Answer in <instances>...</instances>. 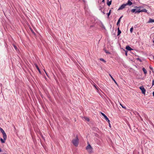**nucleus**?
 Masks as SVG:
<instances>
[{"label": "nucleus", "mask_w": 154, "mask_h": 154, "mask_svg": "<svg viewBox=\"0 0 154 154\" xmlns=\"http://www.w3.org/2000/svg\"><path fill=\"white\" fill-rule=\"evenodd\" d=\"M111 2H112L111 1H109V0H107V4L108 6H109L111 5Z\"/></svg>", "instance_id": "10"}, {"label": "nucleus", "mask_w": 154, "mask_h": 154, "mask_svg": "<svg viewBox=\"0 0 154 154\" xmlns=\"http://www.w3.org/2000/svg\"><path fill=\"white\" fill-rule=\"evenodd\" d=\"M140 88L141 90L142 93L145 94L146 90L144 87L143 86H141L140 87Z\"/></svg>", "instance_id": "6"}, {"label": "nucleus", "mask_w": 154, "mask_h": 154, "mask_svg": "<svg viewBox=\"0 0 154 154\" xmlns=\"http://www.w3.org/2000/svg\"><path fill=\"white\" fill-rule=\"evenodd\" d=\"M141 7H135V8L132 9L131 11L132 13H139L140 12Z\"/></svg>", "instance_id": "2"}, {"label": "nucleus", "mask_w": 154, "mask_h": 154, "mask_svg": "<svg viewBox=\"0 0 154 154\" xmlns=\"http://www.w3.org/2000/svg\"><path fill=\"white\" fill-rule=\"evenodd\" d=\"M85 119L87 121H89V119L87 117L85 118Z\"/></svg>", "instance_id": "20"}, {"label": "nucleus", "mask_w": 154, "mask_h": 154, "mask_svg": "<svg viewBox=\"0 0 154 154\" xmlns=\"http://www.w3.org/2000/svg\"><path fill=\"white\" fill-rule=\"evenodd\" d=\"M154 85V80L153 79L152 81V87Z\"/></svg>", "instance_id": "24"}, {"label": "nucleus", "mask_w": 154, "mask_h": 154, "mask_svg": "<svg viewBox=\"0 0 154 154\" xmlns=\"http://www.w3.org/2000/svg\"><path fill=\"white\" fill-rule=\"evenodd\" d=\"M132 2L130 0H128L127 3L125 4L126 6L128 5L129 6H131V5H132Z\"/></svg>", "instance_id": "8"}, {"label": "nucleus", "mask_w": 154, "mask_h": 154, "mask_svg": "<svg viewBox=\"0 0 154 154\" xmlns=\"http://www.w3.org/2000/svg\"><path fill=\"white\" fill-rule=\"evenodd\" d=\"M100 60L101 61H103L104 62H106L105 60L103 58H100Z\"/></svg>", "instance_id": "21"}, {"label": "nucleus", "mask_w": 154, "mask_h": 154, "mask_svg": "<svg viewBox=\"0 0 154 154\" xmlns=\"http://www.w3.org/2000/svg\"><path fill=\"white\" fill-rule=\"evenodd\" d=\"M109 76H110L111 79H112V80L116 84H117V83L115 80L114 79V78H113V77L111 75L109 74Z\"/></svg>", "instance_id": "15"}, {"label": "nucleus", "mask_w": 154, "mask_h": 154, "mask_svg": "<svg viewBox=\"0 0 154 154\" xmlns=\"http://www.w3.org/2000/svg\"><path fill=\"white\" fill-rule=\"evenodd\" d=\"M88 145L86 147V149L89 153H91L92 151V148L91 145L88 142Z\"/></svg>", "instance_id": "4"}, {"label": "nucleus", "mask_w": 154, "mask_h": 154, "mask_svg": "<svg viewBox=\"0 0 154 154\" xmlns=\"http://www.w3.org/2000/svg\"><path fill=\"white\" fill-rule=\"evenodd\" d=\"M153 42L154 43V40L153 41Z\"/></svg>", "instance_id": "37"}, {"label": "nucleus", "mask_w": 154, "mask_h": 154, "mask_svg": "<svg viewBox=\"0 0 154 154\" xmlns=\"http://www.w3.org/2000/svg\"><path fill=\"white\" fill-rule=\"evenodd\" d=\"M140 12H144L145 13H147V10L145 9H144L142 10H140Z\"/></svg>", "instance_id": "14"}, {"label": "nucleus", "mask_w": 154, "mask_h": 154, "mask_svg": "<svg viewBox=\"0 0 154 154\" xmlns=\"http://www.w3.org/2000/svg\"><path fill=\"white\" fill-rule=\"evenodd\" d=\"M14 48H15L16 49H17V47H16L15 45H14Z\"/></svg>", "instance_id": "26"}, {"label": "nucleus", "mask_w": 154, "mask_h": 154, "mask_svg": "<svg viewBox=\"0 0 154 154\" xmlns=\"http://www.w3.org/2000/svg\"><path fill=\"white\" fill-rule=\"evenodd\" d=\"M133 30V28L132 27L130 29V32H132Z\"/></svg>", "instance_id": "22"}, {"label": "nucleus", "mask_w": 154, "mask_h": 154, "mask_svg": "<svg viewBox=\"0 0 154 154\" xmlns=\"http://www.w3.org/2000/svg\"><path fill=\"white\" fill-rule=\"evenodd\" d=\"M125 55H127V52H126V53H125Z\"/></svg>", "instance_id": "34"}, {"label": "nucleus", "mask_w": 154, "mask_h": 154, "mask_svg": "<svg viewBox=\"0 0 154 154\" xmlns=\"http://www.w3.org/2000/svg\"><path fill=\"white\" fill-rule=\"evenodd\" d=\"M142 70L145 74L147 73V72L144 68H143Z\"/></svg>", "instance_id": "13"}, {"label": "nucleus", "mask_w": 154, "mask_h": 154, "mask_svg": "<svg viewBox=\"0 0 154 154\" xmlns=\"http://www.w3.org/2000/svg\"><path fill=\"white\" fill-rule=\"evenodd\" d=\"M152 70V72L154 73V71L153 70Z\"/></svg>", "instance_id": "32"}, {"label": "nucleus", "mask_w": 154, "mask_h": 154, "mask_svg": "<svg viewBox=\"0 0 154 154\" xmlns=\"http://www.w3.org/2000/svg\"><path fill=\"white\" fill-rule=\"evenodd\" d=\"M149 69H150L152 70H153V68H152V67L151 66H149Z\"/></svg>", "instance_id": "25"}, {"label": "nucleus", "mask_w": 154, "mask_h": 154, "mask_svg": "<svg viewBox=\"0 0 154 154\" xmlns=\"http://www.w3.org/2000/svg\"><path fill=\"white\" fill-rule=\"evenodd\" d=\"M126 49L128 51H131L133 49L129 46H127L126 47Z\"/></svg>", "instance_id": "9"}, {"label": "nucleus", "mask_w": 154, "mask_h": 154, "mask_svg": "<svg viewBox=\"0 0 154 154\" xmlns=\"http://www.w3.org/2000/svg\"><path fill=\"white\" fill-rule=\"evenodd\" d=\"M126 6L125 4H124L122 5L119 8L118 10H120L123 9V8H125V7Z\"/></svg>", "instance_id": "7"}, {"label": "nucleus", "mask_w": 154, "mask_h": 154, "mask_svg": "<svg viewBox=\"0 0 154 154\" xmlns=\"http://www.w3.org/2000/svg\"><path fill=\"white\" fill-rule=\"evenodd\" d=\"M44 72H46V71L45 70V69H44Z\"/></svg>", "instance_id": "35"}, {"label": "nucleus", "mask_w": 154, "mask_h": 154, "mask_svg": "<svg viewBox=\"0 0 154 154\" xmlns=\"http://www.w3.org/2000/svg\"><path fill=\"white\" fill-rule=\"evenodd\" d=\"M152 22H154V20L150 18L149 19V21L148 22V23H151Z\"/></svg>", "instance_id": "11"}, {"label": "nucleus", "mask_w": 154, "mask_h": 154, "mask_svg": "<svg viewBox=\"0 0 154 154\" xmlns=\"http://www.w3.org/2000/svg\"><path fill=\"white\" fill-rule=\"evenodd\" d=\"M123 16H121L120 18H119V19H120V20H121V19L122 18V17Z\"/></svg>", "instance_id": "28"}, {"label": "nucleus", "mask_w": 154, "mask_h": 154, "mask_svg": "<svg viewBox=\"0 0 154 154\" xmlns=\"http://www.w3.org/2000/svg\"><path fill=\"white\" fill-rule=\"evenodd\" d=\"M103 28H104V29H105V28L104 27Z\"/></svg>", "instance_id": "36"}, {"label": "nucleus", "mask_w": 154, "mask_h": 154, "mask_svg": "<svg viewBox=\"0 0 154 154\" xmlns=\"http://www.w3.org/2000/svg\"><path fill=\"white\" fill-rule=\"evenodd\" d=\"M118 35H119L121 33V30L119 29V27L118 29Z\"/></svg>", "instance_id": "12"}, {"label": "nucleus", "mask_w": 154, "mask_h": 154, "mask_svg": "<svg viewBox=\"0 0 154 154\" xmlns=\"http://www.w3.org/2000/svg\"><path fill=\"white\" fill-rule=\"evenodd\" d=\"M92 85H93L94 86V87L97 89H97V88H98L96 85L95 84V83H94V82H93V84H92Z\"/></svg>", "instance_id": "16"}, {"label": "nucleus", "mask_w": 154, "mask_h": 154, "mask_svg": "<svg viewBox=\"0 0 154 154\" xmlns=\"http://www.w3.org/2000/svg\"><path fill=\"white\" fill-rule=\"evenodd\" d=\"M45 73L47 75V76H48V74H47V73L46 72H45Z\"/></svg>", "instance_id": "30"}, {"label": "nucleus", "mask_w": 154, "mask_h": 154, "mask_svg": "<svg viewBox=\"0 0 154 154\" xmlns=\"http://www.w3.org/2000/svg\"><path fill=\"white\" fill-rule=\"evenodd\" d=\"M2 151L1 149L0 148V152H1Z\"/></svg>", "instance_id": "33"}, {"label": "nucleus", "mask_w": 154, "mask_h": 154, "mask_svg": "<svg viewBox=\"0 0 154 154\" xmlns=\"http://www.w3.org/2000/svg\"><path fill=\"white\" fill-rule=\"evenodd\" d=\"M0 131L3 135V139L1 138L0 139V141L2 143H4L7 139V135L5 131L2 128H0Z\"/></svg>", "instance_id": "1"}, {"label": "nucleus", "mask_w": 154, "mask_h": 154, "mask_svg": "<svg viewBox=\"0 0 154 154\" xmlns=\"http://www.w3.org/2000/svg\"><path fill=\"white\" fill-rule=\"evenodd\" d=\"M153 96L154 97V91H153Z\"/></svg>", "instance_id": "31"}, {"label": "nucleus", "mask_w": 154, "mask_h": 154, "mask_svg": "<svg viewBox=\"0 0 154 154\" xmlns=\"http://www.w3.org/2000/svg\"><path fill=\"white\" fill-rule=\"evenodd\" d=\"M79 139L77 136H76L75 138H74L72 140V143L73 145L77 146L79 144Z\"/></svg>", "instance_id": "3"}, {"label": "nucleus", "mask_w": 154, "mask_h": 154, "mask_svg": "<svg viewBox=\"0 0 154 154\" xmlns=\"http://www.w3.org/2000/svg\"><path fill=\"white\" fill-rule=\"evenodd\" d=\"M35 66L36 67V68L38 70V71L40 73V70L38 68V66H37V65L36 64H35Z\"/></svg>", "instance_id": "17"}, {"label": "nucleus", "mask_w": 154, "mask_h": 154, "mask_svg": "<svg viewBox=\"0 0 154 154\" xmlns=\"http://www.w3.org/2000/svg\"><path fill=\"white\" fill-rule=\"evenodd\" d=\"M111 10H110V11H109V12L107 14V15H108V17H109V16L110 15V13H111Z\"/></svg>", "instance_id": "19"}, {"label": "nucleus", "mask_w": 154, "mask_h": 154, "mask_svg": "<svg viewBox=\"0 0 154 154\" xmlns=\"http://www.w3.org/2000/svg\"><path fill=\"white\" fill-rule=\"evenodd\" d=\"M120 105L121 106H122V107L123 108H124L125 109H126V107H125V106H123L120 103Z\"/></svg>", "instance_id": "23"}, {"label": "nucleus", "mask_w": 154, "mask_h": 154, "mask_svg": "<svg viewBox=\"0 0 154 154\" xmlns=\"http://www.w3.org/2000/svg\"><path fill=\"white\" fill-rule=\"evenodd\" d=\"M102 2L104 3L105 2V0H102Z\"/></svg>", "instance_id": "27"}, {"label": "nucleus", "mask_w": 154, "mask_h": 154, "mask_svg": "<svg viewBox=\"0 0 154 154\" xmlns=\"http://www.w3.org/2000/svg\"><path fill=\"white\" fill-rule=\"evenodd\" d=\"M109 126L110 127H111L110 124L109 122Z\"/></svg>", "instance_id": "29"}, {"label": "nucleus", "mask_w": 154, "mask_h": 154, "mask_svg": "<svg viewBox=\"0 0 154 154\" xmlns=\"http://www.w3.org/2000/svg\"><path fill=\"white\" fill-rule=\"evenodd\" d=\"M101 114L104 117L106 120L109 123L110 122V121L106 115L102 112H101Z\"/></svg>", "instance_id": "5"}, {"label": "nucleus", "mask_w": 154, "mask_h": 154, "mask_svg": "<svg viewBox=\"0 0 154 154\" xmlns=\"http://www.w3.org/2000/svg\"><path fill=\"white\" fill-rule=\"evenodd\" d=\"M6 154V153H4V154Z\"/></svg>", "instance_id": "38"}, {"label": "nucleus", "mask_w": 154, "mask_h": 154, "mask_svg": "<svg viewBox=\"0 0 154 154\" xmlns=\"http://www.w3.org/2000/svg\"><path fill=\"white\" fill-rule=\"evenodd\" d=\"M120 19H119L118 20L117 22V24H116V25L117 26L119 25V23H120Z\"/></svg>", "instance_id": "18"}]
</instances>
